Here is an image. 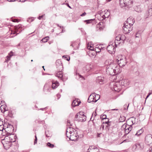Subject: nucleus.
<instances>
[{"label":"nucleus","instance_id":"obj_1","mask_svg":"<svg viewBox=\"0 0 152 152\" xmlns=\"http://www.w3.org/2000/svg\"><path fill=\"white\" fill-rule=\"evenodd\" d=\"M127 20L128 23H124L123 27V31L125 34L129 33L132 30L133 27L132 26L135 22L133 18H129Z\"/></svg>","mask_w":152,"mask_h":152},{"label":"nucleus","instance_id":"obj_2","mask_svg":"<svg viewBox=\"0 0 152 152\" xmlns=\"http://www.w3.org/2000/svg\"><path fill=\"white\" fill-rule=\"evenodd\" d=\"M115 64L114 63L113 61H110L108 62V64L106 66V72L108 75H114L113 68Z\"/></svg>","mask_w":152,"mask_h":152},{"label":"nucleus","instance_id":"obj_3","mask_svg":"<svg viewBox=\"0 0 152 152\" xmlns=\"http://www.w3.org/2000/svg\"><path fill=\"white\" fill-rule=\"evenodd\" d=\"M133 0H119V5L121 8H130L133 6Z\"/></svg>","mask_w":152,"mask_h":152},{"label":"nucleus","instance_id":"obj_4","mask_svg":"<svg viewBox=\"0 0 152 152\" xmlns=\"http://www.w3.org/2000/svg\"><path fill=\"white\" fill-rule=\"evenodd\" d=\"M132 125H129L127 124H125L122 126L121 130L124 131L125 133L124 136L127 135L130 132V133H131L132 132V133L133 130L132 129Z\"/></svg>","mask_w":152,"mask_h":152},{"label":"nucleus","instance_id":"obj_5","mask_svg":"<svg viewBox=\"0 0 152 152\" xmlns=\"http://www.w3.org/2000/svg\"><path fill=\"white\" fill-rule=\"evenodd\" d=\"M75 118L77 119L76 120L78 121L84 122L86 120V116L81 112L78 113L75 115Z\"/></svg>","mask_w":152,"mask_h":152},{"label":"nucleus","instance_id":"obj_6","mask_svg":"<svg viewBox=\"0 0 152 152\" xmlns=\"http://www.w3.org/2000/svg\"><path fill=\"white\" fill-rule=\"evenodd\" d=\"M100 96L98 94H96L95 93L91 94L89 97L88 102H96L99 98Z\"/></svg>","mask_w":152,"mask_h":152},{"label":"nucleus","instance_id":"obj_7","mask_svg":"<svg viewBox=\"0 0 152 152\" xmlns=\"http://www.w3.org/2000/svg\"><path fill=\"white\" fill-rule=\"evenodd\" d=\"M72 125V123L69 120H68L67 121V125L69 126V128H67L66 130V136L67 137H69V136L68 135L67 132L68 131H69V134L72 133V132H77V131L75 129L73 128L70 127V126H71Z\"/></svg>","mask_w":152,"mask_h":152},{"label":"nucleus","instance_id":"obj_8","mask_svg":"<svg viewBox=\"0 0 152 152\" xmlns=\"http://www.w3.org/2000/svg\"><path fill=\"white\" fill-rule=\"evenodd\" d=\"M117 63L121 67L124 66L127 63L126 58L125 57H122L117 59Z\"/></svg>","mask_w":152,"mask_h":152},{"label":"nucleus","instance_id":"obj_9","mask_svg":"<svg viewBox=\"0 0 152 152\" xmlns=\"http://www.w3.org/2000/svg\"><path fill=\"white\" fill-rule=\"evenodd\" d=\"M152 15V4L148 7V10L146 11L145 14V17L146 18Z\"/></svg>","mask_w":152,"mask_h":152},{"label":"nucleus","instance_id":"obj_10","mask_svg":"<svg viewBox=\"0 0 152 152\" xmlns=\"http://www.w3.org/2000/svg\"><path fill=\"white\" fill-rule=\"evenodd\" d=\"M120 67H121L118 64H115V65L114 66V67L113 68V73H114V75H115L118 74L121 72Z\"/></svg>","mask_w":152,"mask_h":152},{"label":"nucleus","instance_id":"obj_11","mask_svg":"<svg viewBox=\"0 0 152 152\" xmlns=\"http://www.w3.org/2000/svg\"><path fill=\"white\" fill-rule=\"evenodd\" d=\"M115 47L112 44H110L107 47L106 49L108 52L110 54H113L115 52Z\"/></svg>","mask_w":152,"mask_h":152},{"label":"nucleus","instance_id":"obj_12","mask_svg":"<svg viewBox=\"0 0 152 152\" xmlns=\"http://www.w3.org/2000/svg\"><path fill=\"white\" fill-rule=\"evenodd\" d=\"M74 134V135H69V137H68L69 140L72 141H75L77 140L78 139L79 137V136H78L77 131Z\"/></svg>","mask_w":152,"mask_h":152},{"label":"nucleus","instance_id":"obj_13","mask_svg":"<svg viewBox=\"0 0 152 152\" xmlns=\"http://www.w3.org/2000/svg\"><path fill=\"white\" fill-rule=\"evenodd\" d=\"M92 68V66L91 64H88L84 66L83 69V72L87 73L89 72Z\"/></svg>","mask_w":152,"mask_h":152},{"label":"nucleus","instance_id":"obj_14","mask_svg":"<svg viewBox=\"0 0 152 152\" xmlns=\"http://www.w3.org/2000/svg\"><path fill=\"white\" fill-rule=\"evenodd\" d=\"M56 64L57 68L58 70H63V66L60 60H58L56 61Z\"/></svg>","mask_w":152,"mask_h":152},{"label":"nucleus","instance_id":"obj_15","mask_svg":"<svg viewBox=\"0 0 152 152\" xmlns=\"http://www.w3.org/2000/svg\"><path fill=\"white\" fill-rule=\"evenodd\" d=\"M145 141L148 144L152 143V135L149 134L146 136L145 138Z\"/></svg>","mask_w":152,"mask_h":152},{"label":"nucleus","instance_id":"obj_16","mask_svg":"<svg viewBox=\"0 0 152 152\" xmlns=\"http://www.w3.org/2000/svg\"><path fill=\"white\" fill-rule=\"evenodd\" d=\"M143 132V129H140L137 130L136 133L133 132H132V134L131 135V137H133L134 135L137 136H138L140 135H141ZM131 137H130L129 138L130 139Z\"/></svg>","mask_w":152,"mask_h":152},{"label":"nucleus","instance_id":"obj_17","mask_svg":"<svg viewBox=\"0 0 152 152\" xmlns=\"http://www.w3.org/2000/svg\"><path fill=\"white\" fill-rule=\"evenodd\" d=\"M51 90L50 86L48 85H45L44 87V91L45 94H47Z\"/></svg>","mask_w":152,"mask_h":152},{"label":"nucleus","instance_id":"obj_18","mask_svg":"<svg viewBox=\"0 0 152 152\" xmlns=\"http://www.w3.org/2000/svg\"><path fill=\"white\" fill-rule=\"evenodd\" d=\"M135 145L136 148L140 150L142 149L144 147V143L142 142L136 143Z\"/></svg>","mask_w":152,"mask_h":152},{"label":"nucleus","instance_id":"obj_19","mask_svg":"<svg viewBox=\"0 0 152 152\" xmlns=\"http://www.w3.org/2000/svg\"><path fill=\"white\" fill-rule=\"evenodd\" d=\"M104 80V78L101 76L97 77L96 80V83L100 84H102Z\"/></svg>","mask_w":152,"mask_h":152},{"label":"nucleus","instance_id":"obj_20","mask_svg":"<svg viewBox=\"0 0 152 152\" xmlns=\"http://www.w3.org/2000/svg\"><path fill=\"white\" fill-rule=\"evenodd\" d=\"M52 88L55 89L59 86V83L57 81H52Z\"/></svg>","mask_w":152,"mask_h":152},{"label":"nucleus","instance_id":"obj_21","mask_svg":"<svg viewBox=\"0 0 152 152\" xmlns=\"http://www.w3.org/2000/svg\"><path fill=\"white\" fill-rule=\"evenodd\" d=\"M13 53L12 51H11L6 57V59L4 61L5 62H8L10 60L11 57L13 56Z\"/></svg>","mask_w":152,"mask_h":152},{"label":"nucleus","instance_id":"obj_22","mask_svg":"<svg viewBox=\"0 0 152 152\" xmlns=\"http://www.w3.org/2000/svg\"><path fill=\"white\" fill-rule=\"evenodd\" d=\"M62 70H59L56 74V76L58 77L59 78H60L61 80H63V75L62 72L61 71Z\"/></svg>","mask_w":152,"mask_h":152},{"label":"nucleus","instance_id":"obj_23","mask_svg":"<svg viewBox=\"0 0 152 152\" xmlns=\"http://www.w3.org/2000/svg\"><path fill=\"white\" fill-rule=\"evenodd\" d=\"M80 103L81 102L80 101H78V100H77V99H75L73 101L72 103V106L73 107L78 106L79 105Z\"/></svg>","mask_w":152,"mask_h":152},{"label":"nucleus","instance_id":"obj_24","mask_svg":"<svg viewBox=\"0 0 152 152\" xmlns=\"http://www.w3.org/2000/svg\"><path fill=\"white\" fill-rule=\"evenodd\" d=\"M5 131L7 132V131H9L11 132H12L14 130V127L11 124H8L7 126Z\"/></svg>","mask_w":152,"mask_h":152},{"label":"nucleus","instance_id":"obj_25","mask_svg":"<svg viewBox=\"0 0 152 152\" xmlns=\"http://www.w3.org/2000/svg\"><path fill=\"white\" fill-rule=\"evenodd\" d=\"M113 88L115 91L118 92H119L121 90V87L119 85L118 86V84H116V83L114 84Z\"/></svg>","mask_w":152,"mask_h":152},{"label":"nucleus","instance_id":"obj_26","mask_svg":"<svg viewBox=\"0 0 152 152\" xmlns=\"http://www.w3.org/2000/svg\"><path fill=\"white\" fill-rule=\"evenodd\" d=\"M1 112L2 113H4L5 112L8 110V108L6 105H1Z\"/></svg>","mask_w":152,"mask_h":152},{"label":"nucleus","instance_id":"obj_27","mask_svg":"<svg viewBox=\"0 0 152 152\" xmlns=\"http://www.w3.org/2000/svg\"><path fill=\"white\" fill-rule=\"evenodd\" d=\"M128 80H123L121 81V84L122 86H126L129 85Z\"/></svg>","mask_w":152,"mask_h":152},{"label":"nucleus","instance_id":"obj_28","mask_svg":"<svg viewBox=\"0 0 152 152\" xmlns=\"http://www.w3.org/2000/svg\"><path fill=\"white\" fill-rule=\"evenodd\" d=\"M20 27V26L19 27H18V26L15 29V31L12 32L11 34H16L15 35L18 34L20 32V31H19L18 29V28H19Z\"/></svg>","mask_w":152,"mask_h":152},{"label":"nucleus","instance_id":"obj_29","mask_svg":"<svg viewBox=\"0 0 152 152\" xmlns=\"http://www.w3.org/2000/svg\"><path fill=\"white\" fill-rule=\"evenodd\" d=\"M111 123L112 122L111 121H109V119H107V121H105V122L104 121L102 123H105L107 124V126H106V127H108L109 126L111 125Z\"/></svg>","mask_w":152,"mask_h":152},{"label":"nucleus","instance_id":"obj_30","mask_svg":"<svg viewBox=\"0 0 152 152\" xmlns=\"http://www.w3.org/2000/svg\"><path fill=\"white\" fill-rule=\"evenodd\" d=\"M49 37L48 36L46 37L43 38L41 40L42 42H46L49 39Z\"/></svg>","mask_w":152,"mask_h":152},{"label":"nucleus","instance_id":"obj_31","mask_svg":"<svg viewBox=\"0 0 152 152\" xmlns=\"http://www.w3.org/2000/svg\"><path fill=\"white\" fill-rule=\"evenodd\" d=\"M74 70H75V75H78V76L80 77H82V78L83 77L79 73H77V69L76 67H75L74 68Z\"/></svg>","mask_w":152,"mask_h":152},{"label":"nucleus","instance_id":"obj_32","mask_svg":"<svg viewBox=\"0 0 152 152\" xmlns=\"http://www.w3.org/2000/svg\"><path fill=\"white\" fill-rule=\"evenodd\" d=\"M89 149L91 150H97V147L93 145L90 146Z\"/></svg>","mask_w":152,"mask_h":152},{"label":"nucleus","instance_id":"obj_33","mask_svg":"<svg viewBox=\"0 0 152 152\" xmlns=\"http://www.w3.org/2000/svg\"><path fill=\"white\" fill-rule=\"evenodd\" d=\"M47 145L49 147H50L51 148H53L54 146V145L53 144H52L49 142H48L47 143Z\"/></svg>","mask_w":152,"mask_h":152},{"label":"nucleus","instance_id":"obj_34","mask_svg":"<svg viewBox=\"0 0 152 152\" xmlns=\"http://www.w3.org/2000/svg\"><path fill=\"white\" fill-rule=\"evenodd\" d=\"M134 9L136 11L138 12H141L140 8L138 7V6L135 7H134Z\"/></svg>","mask_w":152,"mask_h":152},{"label":"nucleus","instance_id":"obj_35","mask_svg":"<svg viewBox=\"0 0 152 152\" xmlns=\"http://www.w3.org/2000/svg\"><path fill=\"white\" fill-rule=\"evenodd\" d=\"M48 107H47L45 108H41L39 109H38L37 110H42V111H46L45 112V113H47V111H46V110L48 109Z\"/></svg>","mask_w":152,"mask_h":152},{"label":"nucleus","instance_id":"obj_36","mask_svg":"<svg viewBox=\"0 0 152 152\" xmlns=\"http://www.w3.org/2000/svg\"><path fill=\"white\" fill-rule=\"evenodd\" d=\"M45 133L46 136L47 137H50L51 136V134L49 133V132L48 131H45Z\"/></svg>","mask_w":152,"mask_h":152},{"label":"nucleus","instance_id":"obj_37","mask_svg":"<svg viewBox=\"0 0 152 152\" xmlns=\"http://www.w3.org/2000/svg\"><path fill=\"white\" fill-rule=\"evenodd\" d=\"M94 20V19H91L88 20H86L84 21L85 22H86V23L88 24L91 23V22L93 21Z\"/></svg>","mask_w":152,"mask_h":152},{"label":"nucleus","instance_id":"obj_38","mask_svg":"<svg viewBox=\"0 0 152 152\" xmlns=\"http://www.w3.org/2000/svg\"><path fill=\"white\" fill-rule=\"evenodd\" d=\"M101 118L102 119L104 120V119L107 120L108 118H107V116L106 115H103L101 117Z\"/></svg>","mask_w":152,"mask_h":152},{"label":"nucleus","instance_id":"obj_39","mask_svg":"<svg viewBox=\"0 0 152 152\" xmlns=\"http://www.w3.org/2000/svg\"><path fill=\"white\" fill-rule=\"evenodd\" d=\"M121 40V35H118L115 38V40H117L118 41H120V40Z\"/></svg>","mask_w":152,"mask_h":152},{"label":"nucleus","instance_id":"obj_40","mask_svg":"<svg viewBox=\"0 0 152 152\" xmlns=\"http://www.w3.org/2000/svg\"><path fill=\"white\" fill-rule=\"evenodd\" d=\"M76 42H72L71 44V46L74 47L75 46V45L77 44H76Z\"/></svg>","mask_w":152,"mask_h":152},{"label":"nucleus","instance_id":"obj_41","mask_svg":"<svg viewBox=\"0 0 152 152\" xmlns=\"http://www.w3.org/2000/svg\"><path fill=\"white\" fill-rule=\"evenodd\" d=\"M121 40L123 41L125 40L126 39V37L124 35H122L121 36Z\"/></svg>","mask_w":152,"mask_h":152},{"label":"nucleus","instance_id":"obj_42","mask_svg":"<svg viewBox=\"0 0 152 152\" xmlns=\"http://www.w3.org/2000/svg\"><path fill=\"white\" fill-rule=\"evenodd\" d=\"M119 41H118L117 40H115L114 43H115V48H116L117 47V45L118 44H119L120 43V42H119Z\"/></svg>","mask_w":152,"mask_h":152},{"label":"nucleus","instance_id":"obj_43","mask_svg":"<svg viewBox=\"0 0 152 152\" xmlns=\"http://www.w3.org/2000/svg\"><path fill=\"white\" fill-rule=\"evenodd\" d=\"M129 104L128 105L127 104H125L124 106V110H127L128 107H129Z\"/></svg>","mask_w":152,"mask_h":152},{"label":"nucleus","instance_id":"obj_44","mask_svg":"<svg viewBox=\"0 0 152 152\" xmlns=\"http://www.w3.org/2000/svg\"><path fill=\"white\" fill-rule=\"evenodd\" d=\"M108 14H109L107 15V16H106L105 15H103V16H102V18H104V19L106 18H108L109 16V15H110V13L109 12L108 13Z\"/></svg>","mask_w":152,"mask_h":152},{"label":"nucleus","instance_id":"obj_45","mask_svg":"<svg viewBox=\"0 0 152 152\" xmlns=\"http://www.w3.org/2000/svg\"><path fill=\"white\" fill-rule=\"evenodd\" d=\"M37 136L36 135H35V139L34 140V144L35 145V144H37Z\"/></svg>","mask_w":152,"mask_h":152},{"label":"nucleus","instance_id":"obj_46","mask_svg":"<svg viewBox=\"0 0 152 152\" xmlns=\"http://www.w3.org/2000/svg\"><path fill=\"white\" fill-rule=\"evenodd\" d=\"M36 123H37V122L39 123H42V124H43L45 123V121L43 120L39 121L37 120L36 121Z\"/></svg>","mask_w":152,"mask_h":152},{"label":"nucleus","instance_id":"obj_47","mask_svg":"<svg viewBox=\"0 0 152 152\" xmlns=\"http://www.w3.org/2000/svg\"><path fill=\"white\" fill-rule=\"evenodd\" d=\"M140 35V33L138 32L137 33L135 34V37H138Z\"/></svg>","mask_w":152,"mask_h":152},{"label":"nucleus","instance_id":"obj_48","mask_svg":"<svg viewBox=\"0 0 152 152\" xmlns=\"http://www.w3.org/2000/svg\"><path fill=\"white\" fill-rule=\"evenodd\" d=\"M4 129V126L3 125H2L0 126V131H2Z\"/></svg>","mask_w":152,"mask_h":152},{"label":"nucleus","instance_id":"obj_49","mask_svg":"<svg viewBox=\"0 0 152 152\" xmlns=\"http://www.w3.org/2000/svg\"><path fill=\"white\" fill-rule=\"evenodd\" d=\"M101 47H102V45H99V46L97 48H97L99 49L100 50V51H98V52H99L101 51Z\"/></svg>","mask_w":152,"mask_h":152},{"label":"nucleus","instance_id":"obj_50","mask_svg":"<svg viewBox=\"0 0 152 152\" xmlns=\"http://www.w3.org/2000/svg\"><path fill=\"white\" fill-rule=\"evenodd\" d=\"M12 133H10L8 132H7L6 133V135H7V136L10 135L12 134Z\"/></svg>","mask_w":152,"mask_h":152},{"label":"nucleus","instance_id":"obj_51","mask_svg":"<svg viewBox=\"0 0 152 152\" xmlns=\"http://www.w3.org/2000/svg\"><path fill=\"white\" fill-rule=\"evenodd\" d=\"M56 96L57 97V99L58 100L60 98L61 95L60 94H58L56 95Z\"/></svg>","mask_w":152,"mask_h":152},{"label":"nucleus","instance_id":"obj_52","mask_svg":"<svg viewBox=\"0 0 152 152\" xmlns=\"http://www.w3.org/2000/svg\"><path fill=\"white\" fill-rule=\"evenodd\" d=\"M104 126L103 124H102L101 126L100 129H102V130H103L104 129Z\"/></svg>","mask_w":152,"mask_h":152},{"label":"nucleus","instance_id":"obj_53","mask_svg":"<svg viewBox=\"0 0 152 152\" xmlns=\"http://www.w3.org/2000/svg\"><path fill=\"white\" fill-rule=\"evenodd\" d=\"M105 44H103L102 45V47H101V48L102 49H104V48H105Z\"/></svg>","mask_w":152,"mask_h":152},{"label":"nucleus","instance_id":"obj_54","mask_svg":"<svg viewBox=\"0 0 152 152\" xmlns=\"http://www.w3.org/2000/svg\"><path fill=\"white\" fill-rule=\"evenodd\" d=\"M44 16V15H42L41 16H39L38 17V19L39 20H40L41 18H43Z\"/></svg>","mask_w":152,"mask_h":152},{"label":"nucleus","instance_id":"obj_55","mask_svg":"<svg viewBox=\"0 0 152 152\" xmlns=\"http://www.w3.org/2000/svg\"><path fill=\"white\" fill-rule=\"evenodd\" d=\"M102 134V133H97L96 134V136L97 137H100V135Z\"/></svg>","mask_w":152,"mask_h":152},{"label":"nucleus","instance_id":"obj_56","mask_svg":"<svg viewBox=\"0 0 152 152\" xmlns=\"http://www.w3.org/2000/svg\"><path fill=\"white\" fill-rule=\"evenodd\" d=\"M12 21L13 22H18V20L17 19H13V20H12Z\"/></svg>","mask_w":152,"mask_h":152},{"label":"nucleus","instance_id":"obj_57","mask_svg":"<svg viewBox=\"0 0 152 152\" xmlns=\"http://www.w3.org/2000/svg\"><path fill=\"white\" fill-rule=\"evenodd\" d=\"M89 49L91 50H94V48L92 46H90V48H89Z\"/></svg>","mask_w":152,"mask_h":152},{"label":"nucleus","instance_id":"obj_58","mask_svg":"<svg viewBox=\"0 0 152 152\" xmlns=\"http://www.w3.org/2000/svg\"><path fill=\"white\" fill-rule=\"evenodd\" d=\"M147 152H152V148H150L149 149V151H147Z\"/></svg>","mask_w":152,"mask_h":152},{"label":"nucleus","instance_id":"obj_59","mask_svg":"<svg viewBox=\"0 0 152 152\" xmlns=\"http://www.w3.org/2000/svg\"><path fill=\"white\" fill-rule=\"evenodd\" d=\"M86 14V13L85 12L83 13L82 14L80 15L81 16H85Z\"/></svg>","mask_w":152,"mask_h":152},{"label":"nucleus","instance_id":"obj_60","mask_svg":"<svg viewBox=\"0 0 152 152\" xmlns=\"http://www.w3.org/2000/svg\"><path fill=\"white\" fill-rule=\"evenodd\" d=\"M109 10H107V12H105V15H106V16H107V15H108L109 14H108V13L109 12L110 13V10H109Z\"/></svg>","mask_w":152,"mask_h":152},{"label":"nucleus","instance_id":"obj_61","mask_svg":"<svg viewBox=\"0 0 152 152\" xmlns=\"http://www.w3.org/2000/svg\"><path fill=\"white\" fill-rule=\"evenodd\" d=\"M79 45H78V46H79ZM79 48V46H78L77 47H74V50H75L77 49H78Z\"/></svg>","mask_w":152,"mask_h":152},{"label":"nucleus","instance_id":"obj_62","mask_svg":"<svg viewBox=\"0 0 152 152\" xmlns=\"http://www.w3.org/2000/svg\"><path fill=\"white\" fill-rule=\"evenodd\" d=\"M151 93H149L148 94L146 98L147 99V98H148L149 96L151 95Z\"/></svg>","mask_w":152,"mask_h":152},{"label":"nucleus","instance_id":"obj_63","mask_svg":"<svg viewBox=\"0 0 152 152\" xmlns=\"http://www.w3.org/2000/svg\"><path fill=\"white\" fill-rule=\"evenodd\" d=\"M2 125H3V122L0 120V126Z\"/></svg>","mask_w":152,"mask_h":152},{"label":"nucleus","instance_id":"obj_64","mask_svg":"<svg viewBox=\"0 0 152 152\" xmlns=\"http://www.w3.org/2000/svg\"><path fill=\"white\" fill-rule=\"evenodd\" d=\"M67 6L70 8L71 9V7L69 5V4L68 3L66 4Z\"/></svg>","mask_w":152,"mask_h":152}]
</instances>
